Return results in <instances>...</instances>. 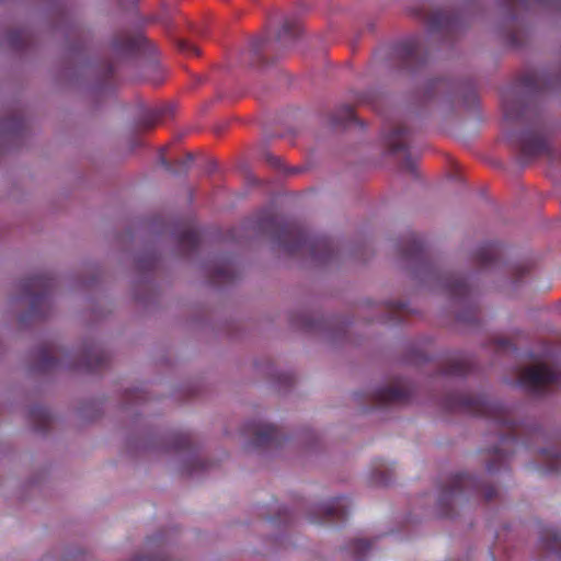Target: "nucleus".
Instances as JSON below:
<instances>
[{"instance_id": "obj_1", "label": "nucleus", "mask_w": 561, "mask_h": 561, "mask_svg": "<svg viewBox=\"0 0 561 561\" xmlns=\"http://www.w3.org/2000/svg\"><path fill=\"white\" fill-rule=\"evenodd\" d=\"M87 34L72 21V95L81 85H88L94 92L104 93L112 90L116 80L115 72L117 61H110L96 66L83 58L85 51ZM142 42L140 35L133 36L127 32L117 34L111 43V50L116 59H125L135 56Z\"/></svg>"}, {"instance_id": "obj_2", "label": "nucleus", "mask_w": 561, "mask_h": 561, "mask_svg": "<svg viewBox=\"0 0 561 561\" xmlns=\"http://www.w3.org/2000/svg\"><path fill=\"white\" fill-rule=\"evenodd\" d=\"M444 407L449 411H458L473 416L488 419L500 432V445L492 450L488 461V471L493 473L500 470L510 458L504 446L517 444L518 424L513 420L512 410L499 402L490 401L484 396H471L467 393H450L444 399Z\"/></svg>"}, {"instance_id": "obj_3", "label": "nucleus", "mask_w": 561, "mask_h": 561, "mask_svg": "<svg viewBox=\"0 0 561 561\" xmlns=\"http://www.w3.org/2000/svg\"><path fill=\"white\" fill-rule=\"evenodd\" d=\"M257 229L272 236L273 240L288 254L306 251L321 263L329 262L334 255V247L327 237H312L297 222H284L272 210H263L257 218Z\"/></svg>"}, {"instance_id": "obj_4", "label": "nucleus", "mask_w": 561, "mask_h": 561, "mask_svg": "<svg viewBox=\"0 0 561 561\" xmlns=\"http://www.w3.org/2000/svg\"><path fill=\"white\" fill-rule=\"evenodd\" d=\"M477 495L483 496L485 501H491L496 496V490L467 473H456L448 477L437 500L439 515L453 517L455 507Z\"/></svg>"}, {"instance_id": "obj_5", "label": "nucleus", "mask_w": 561, "mask_h": 561, "mask_svg": "<svg viewBox=\"0 0 561 561\" xmlns=\"http://www.w3.org/2000/svg\"><path fill=\"white\" fill-rule=\"evenodd\" d=\"M546 87L543 79L537 73H526L518 80V84L510 87L502 92L503 116L506 123L528 122L529 106L524 98L517 93V88L528 92L541 91Z\"/></svg>"}, {"instance_id": "obj_6", "label": "nucleus", "mask_w": 561, "mask_h": 561, "mask_svg": "<svg viewBox=\"0 0 561 561\" xmlns=\"http://www.w3.org/2000/svg\"><path fill=\"white\" fill-rule=\"evenodd\" d=\"M300 33V24L297 21L286 20L282 28L274 36H260L253 38L249 45L252 55L251 65L264 61V54L285 48L291 44Z\"/></svg>"}, {"instance_id": "obj_7", "label": "nucleus", "mask_w": 561, "mask_h": 561, "mask_svg": "<svg viewBox=\"0 0 561 561\" xmlns=\"http://www.w3.org/2000/svg\"><path fill=\"white\" fill-rule=\"evenodd\" d=\"M519 383L534 393H540L550 386L561 387V371L543 364L531 366L522 371Z\"/></svg>"}, {"instance_id": "obj_8", "label": "nucleus", "mask_w": 561, "mask_h": 561, "mask_svg": "<svg viewBox=\"0 0 561 561\" xmlns=\"http://www.w3.org/2000/svg\"><path fill=\"white\" fill-rule=\"evenodd\" d=\"M394 55L402 68L415 71L425 65L427 54L420 36H414L396 45Z\"/></svg>"}, {"instance_id": "obj_9", "label": "nucleus", "mask_w": 561, "mask_h": 561, "mask_svg": "<svg viewBox=\"0 0 561 561\" xmlns=\"http://www.w3.org/2000/svg\"><path fill=\"white\" fill-rule=\"evenodd\" d=\"M518 147L525 159H531L538 156H553L552 148L548 138L539 130L537 124L534 128L524 131L518 139Z\"/></svg>"}, {"instance_id": "obj_10", "label": "nucleus", "mask_w": 561, "mask_h": 561, "mask_svg": "<svg viewBox=\"0 0 561 561\" xmlns=\"http://www.w3.org/2000/svg\"><path fill=\"white\" fill-rule=\"evenodd\" d=\"M422 19L431 32L443 31L453 34L460 27L462 19L458 14H451L440 9L422 8Z\"/></svg>"}, {"instance_id": "obj_11", "label": "nucleus", "mask_w": 561, "mask_h": 561, "mask_svg": "<svg viewBox=\"0 0 561 561\" xmlns=\"http://www.w3.org/2000/svg\"><path fill=\"white\" fill-rule=\"evenodd\" d=\"M350 501L345 496L331 499L330 501L316 506L310 516V522H342L348 515Z\"/></svg>"}, {"instance_id": "obj_12", "label": "nucleus", "mask_w": 561, "mask_h": 561, "mask_svg": "<svg viewBox=\"0 0 561 561\" xmlns=\"http://www.w3.org/2000/svg\"><path fill=\"white\" fill-rule=\"evenodd\" d=\"M244 435L251 436V445L255 448L279 445L282 439L278 428L261 422L248 423L244 427Z\"/></svg>"}, {"instance_id": "obj_13", "label": "nucleus", "mask_w": 561, "mask_h": 561, "mask_svg": "<svg viewBox=\"0 0 561 561\" xmlns=\"http://www.w3.org/2000/svg\"><path fill=\"white\" fill-rule=\"evenodd\" d=\"M106 362L107 357L105 353L98 346H91L85 351L82 359H79L72 354V373L80 368L90 373H95L104 368L106 366Z\"/></svg>"}, {"instance_id": "obj_14", "label": "nucleus", "mask_w": 561, "mask_h": 561, "mask_svg": "<svg viewBox=\"0 0 561 561\" xmlns=\"http://www.w3.org/2000/svg\"><path fill=\"white\" fill-rule=\"evenodd\" d=\"M410 399V391L401 386H387L377 389L373 393V402L375 405L381 407L387 404L407 403Z\"/></svg>"}, {"instance_id": "obj_15", "label": "nucleus", "mask_w": 561, "mask_h": 561, "mask_svg": "<svg viewBox=\"0 0 561 561\" xmlns=\"http://www.w3.org/2000/svg\"><path fill=\"white\" fill-rule=\"evenodd\" d=\"M410 130L404 125L393 126L385 136V142L391 153L408 152Z\"/></svg>"}, {"instance_id": "obj_16", "label": "nucleus", "mask_w": 561, "mask_h": 561, "mask_svg": "<svg viewBox=\"0 0 561 561\" xmlns=\"http://www.w3.org/2000/svg\"><path fill=\"white\" fill-rule=\"evenodd\" d=\"M472 370V362L465 355L453 356L442 368V374L449 377H463Z\"/></svg>"}, {"instance_id": "obj_17", "label": "nucleus", "mask_w": 561, "mask_h": 561, "mask_svg": "<svg viewBox=\"0 0 561 561\" xmlns=\"http://www.w3.org/2000/svg\"><path fill=\"white\" fill-rule=\"evenodd\" d=\"M560 0H506V5L510 12L511 19L515 20L522 13H527L533 10L535 5L543 8H554Z\"/></svg>"}, {"instance_id": "obj_18", "label": "nucleus", "mask_w": 561, "mask_h": 561, "mask_svg": "<svg viewBox=\"0 0 561 561\" xmlns=\"http://www.w3.org/2000/svg\"><path fill=\"white\" fill-rule=\"evenodd\" d=\"M443 286L447 294L457 299H466L471 295V288L462 277L447 276Z\"/></svg>"}, {"instance_id": "obj_19", "label": "nucleus", "mask_w": 561, "mask_h": 561, "mask_svg": "<svg viewBox=\"0 0 561 561\" xmlns=\"http://www.w3.org/2000/svg\"><path fill=\"white\" fill-rule=\"evenodd\" d=\"M500 244L488 242L482 244L476 252V261L481 267L490 266L500 255Z\"/></svg>"}, {"instance_id": "obj_20", "label": "nucleus", "mask_w": 561, "mask_h": 561, "mask_svg": "<svg viewBox=\"0 0 561 561\" xmlns=\"http://www.w3.org/2000/svg\"><path fill=\"white\" fill-rule=\"evenodd\" d=\"M454 87L449 80L446 79H433L427 82L425 88V98L433 100L440 94H453Z\"/></svg>"}, {"instance_id": "obj_21", "label": "nucleus", "mask_w": 561, "mask_h": 561, "mask_svg": "<svg viewBox=\"0 0 561 561\" xmlns=\"http://www.w3.org/2000/svg\"><path fill=\"white\" fill-rule=\"evenodd\" d=\"M373 543L365 539H353L346 550L347 553L354 559V561H362L368 551H370Z\"/></svg>"}, {"instance_id": "obj_22", "label": "nucleus", "mask_w": 561, "mask_h": 561, "mask_svg": "<svg viewBox=\"0 0 561 561\" xmlns=\"http://www.w3.org/2000/svg\"><path fill=\"white\" fill-rule=\"evenodd\" d=\"M545 548L561 557V534L554 528H547L541 535Z\"/></svg>"}, {"instance_id": "obj_23", "label": "nucleus", "mask_w": 561, "mask_h": 561, "mask_svg": "<svg viewBox=\"0 0 561 561\" xmlns=\"http://www.w3.org/2000/svg\"><path fill=\"white\" fill-rule=\"evenodd\" d=\"M193 154L186 153L185 158L176 161V168H173L163 153L160 156V164L172 174H181L186 173L190 170L191 163L193 161Z\"/></svg>"}, {"instance_id": "obj_24", "label": "nucleus", "mask_w": 561, "mask_h": 561, "mask_svg": "<svg viewBox=\"0 0 561 561\" xmlns=\"http://www.w3.org/2000/svg\"><path fill=\"white\" fill-rule=\"evenodd\" d=\"M424 243L419 236L412 234L408 244L403 249V255L407 259H422L424 255Z\"/></svg>"}, {"instance_id": "obj_25", "label": "nucleus", "mask_w": 561, "mask_h": 561, "mask_svg": "<svg viewBox=\"0 0 561 561\" xmlns=\"http://www.w3.org/2000/svg\"><path fill=\"white\" fill-rule=\"evenodd\" d=\"M179 241L180 244L188 251H195L199 245V233L193 228L186 229L180 234Z\"/></svg>"}, {"instance_id": "obj_26", "label": "nucleus", "mask_w": 561, "mask_h": 561, "mask_svg": "<svg viewBox=\"0 0 561 561\" xmlns=\"http://www.w3.org/2000/svg\"><path fill=\"white\" fill-rule=\"evenodd\" d=\"M355 119L354 108L351 105H342L331 118L332 125H341Z\"/></svg>"}, {"instance_id": "obj_27", "label": "nucleus", "mask_w": 561, "mask_h": 561, "mask_svg": "<svg viewBox=\"0 0 561 561\" xmlns=\"http://www.w3.org/2000/svg\"><path fill=\"white\" fill-rule=\"evenodd\" d=\"M542 455L547 463L548 471H558L561 468V453L556 449H543Z\"/></svg>"}, {"instance_id": "obj_28", "label": "nucleus", "mask_w": 561, "mask_h": 561, "mask_svg": "<svg viewBox=\"0 0 561 561\" xmlns=\"http://www.w3.org/2000/svg\"><path fill=\"white\" fill-rule=\"evenodd\" d=\"M172 446L175 450L190 449L192 438L188 433H176L172 436Z\"/></svg>"}, {"instance_id": "obj_29", "label": "nucleus", "mask_w": 561, "mask_h": 561, "mask_svg": "<svg viewBox=\"0 0 561 561\" xmlns=\"http://www.w3.org/2000/svg\"><path fill=\"white\" fill-rule=\"evenodd\" d=\"M161 116H162L161 111L148 113L140 121V126L144 128H151L157 124V122L161 118Z\"/></svg>"}, {"instance_id": "obj_30", "label": "nucleus", "mask_w": 561, "mask_h": 561, "mask_svg": "<svg viewBox=\"0 0 561 561\" xmlns=\"http://www.w3.org/2000/svg\"><path fill=\"white\" fill-rule=\"evenodd\" d=\"M178 47L181 51H183L185 54H190V55H198L199 54L198 48L185 39H180L178 42Z\"/></svg>"}, {"instance_id": "obj_31", "label": "nucleus", "mask_w": 561, "mask_h": 561, "mask_svg": "<svg viewBox=\"0 0 561 561\" xmlns=\"http://www.w3.org/2000/svg\"><path fill=\"white\" fill-rule=\"evenodd\" d=\"M373 479H374L375 483H378V484H388L389 483V478L385 477L381 473L380 468H376Z\"/></svg>"}, {"instance_id": "obj_32", "label": "nucleus", "mask_w": 561, "mask_h": 561, "mask_svg": "<svg viewBox=\"0 0 561 561\" xmlns=\"http://www.w3.org/2000/svg\"><path fill=\"white\" fill-rule=\"evenodd\" d=\"M265 159L274 168H280L282 165L280 159L270 152L265 153Z\"/></svg>"}, {"instance_id": "obj_33", "label": "nucleus", "mask_w": 561, "mask_h": 561, "mask_svg": "<svg viewBox=\"0 0 561 561\" xmlns=\"http://www.w3.org/2000/svg\"><path fill=\"white\" fill-rule=\"evenodd\" d=\"M215 276L218 277V278H224V279H227L229 278V276L227 275V270L226 267H220L216 271L215 273Z\"/></svg>"}, {"instance_id": "obj_34", "label": "nucleus", "mask_w": 561, "mask_h": 561, "mask_svg": "<svg viewBox=\"0 0 561 561\" xmlns=\"http://www.w3.org/2000/svg\"><path fill=\"white\" fill-rule=\"evenodd\" d=\"M508 345H510V343L506 340L499 341V347H501V348L507 347Z\"/></svg>"}, {"instance_id": "obj_35", "label": "nucleus", "mask_w": 561, "mask_h": 561, "mask_svg": "<svg viewBox=\"0 0 561 561\" xmlns=\"http://www.w3.org/2000/svg\"><path fill=\"white\" fill-rule=\"evenodd\" d=\"M404 307L403 304H399V306L397 307L398 309H402Z\"/></svg>"}]
</instances>
